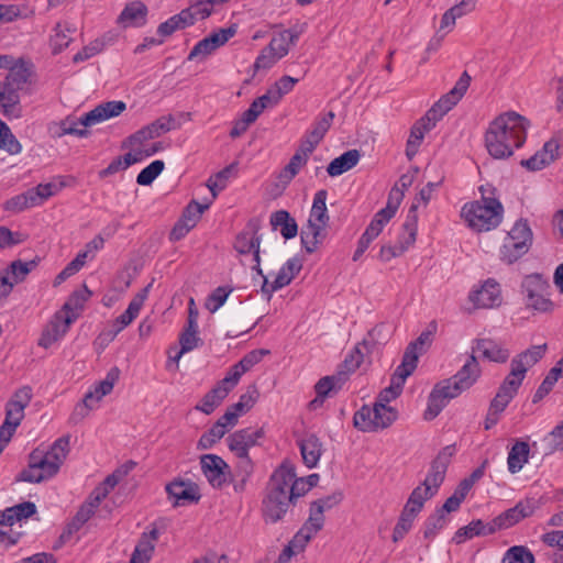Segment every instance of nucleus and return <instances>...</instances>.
<instances>
[{
	"label": "nucleus",
	"mask_w": 563,
	"mask_h": 563,
	"mask_svg": "<svg viewBox=\"0 0 563 563\" xmlns=\"http://www.w3.org/2000/svg\"><path fill=\"white\" fill-rule=\"evenodd\" d=\"M528 126V120L516 112L497 117L485 133V146L489 155L497 159L510 157L514 150L525 143Z\"/></svg>",
	"instance_id": "obj_1"
},
{
	"label": "nucleus",
	"mask_w": 563,
	"mask_h": 563,
	"mask_svg": "<svg viewBox=\"0 0 563 563\" xmlns=\"http://www.w3.org/2000/svg\"><path fill=\"white\" fill-rule=\"evenodd\" d=\"M288 474L276 468L269 476L263 492L261 514L265 523L274 525L284 521L288 512L295 507L288 492Z\"/></svg>",
	"instance_id": "obj_2"
},
{
	"label": "nucleus",
	"mask_w": 563,
	"mask_h": 563,
	"mask_svg": "<svg viewBox=\"0 0 563 563\" xmlns=\"http://www.w3.org/2000/svg\"><path fill=\"white\" fill-rule=\"evenodd\" d=\"M504 207L496 198L485 197L482 200L465 203L461 216L468 227L477 232L497 228L503 220Z\"/></svg>",
	"instance_id": "obj_3"
},
{
	"label": "nucleus",
	"mask_w": 563,
	"mask_h": 563,
	"mask_svg": "<svg viewBox=\"0 0 563 563\" xmlns=\"http://www.w3.org/2000/svg\"><path fill=\"white\" fill-rule=\"evenodd\" d=\"M327 197L328 192L324 189L316 192L308 223L301 229V243L308 253H313L325 238V228L329 223Z\"/></svg>",
	"instance_id": "obj_4"
},
{
	"label": "nucleus",
	"mask_w": 563,
	"mask_h": 563,
	"mask_svg": "<svg viewBox=\"0 0 563 563\" xmlns=\"http://www.w3.org/2000/svg\"><path fill=\"white\" fill-rule=\"evenodd\" d=\"M261 224L257 219H251L245 229L241 231L234 241L233 247L240 255V261L244 266H250L257 276H263L261 267Z\"/></svg>",
	"instance_id": "obj_5"
},
{
	"label": "nucleus",
	"mask_w": 563,
	"mask_h": 563,
	"mask_svg": "<svg viewBox=\"0 0 563 563\" xmlns=\"http://www.w3.org/2000/svg\"><path fill=\"white\" fill-rule=\"evenodd\" d=\"M521 291L528 309L540 313H550L555 305L550 299V284L540 274H531L523 278Z\"/></svg>",
	"instance_id": "obj_6"
},
{
	"label": "nucleus",
	"mask_w": 563,
	"mask_h": 563,
	"mask_svg": "<svg viewBox=\"0 0 563 563\" xmlns=\"http://www.w3.org/2000/svg\"><path fill=\"white\" fill-rule=\"evenodd\" d=\"M540 503L533 497L525 498L518 501L512 508H509L490 520L494 532L509 529L526 518L531 517Z\"/></svg>",
	"instance_id": "obj_7"
},
{
	"label": "nucleus",
	"mask_w": 563,
	"mask_h": 563,
	"mask_svg": "<svg viewBox=\"0 0 563 563\" xmlns=\"http://www.w3.org/2000/svg\"><path fill=\"white\" fill-rule=\"evenodd\" d=\"M464 391L453 377L438 383L428 398V407L424 411V419H434L448 405V402Z\"/></svg>",
	"instance_id": "obj_8"
},
{
	"label": "nucleus",
	"mask_w": 563,
	"mask_h": 563,
	"mask_svg": "<svg viewBox=\"0 0 563 563\" xmlns=\"http://www.w3.org/2000/svg\"><path fill=\"white\" fill-rule=\"evenodd\" d=\"M471 84V76L464 71L454 87L439 99L424 114L434 124L443 118L465 95Z\"/></svg>",
	"instance_id": "obj_9"
},
{
	"label": "nucleus",
	"mask_w": 563,
	"mask_h": 563,
	"mask_svg": "<svg viewBox=\"0 0 563 563\" xmlns=\"http://www.w3.org/2000/svg\"><path fill=\"white\" fill-rule=\"evenodd\" d=\"M471 84V76L464 71L454 87L439 99L424 114L434 124L443 118L465 95Z\"/></svg>",
	"instance_id": "obj_10"
},
{
	"label": "nucleus",
	"mask_w": 563,
	"mask_h": 563,
	"mask_svg": "<svg viewBox=\"0 0 563 563\" xmlns=\"http://www.w3.org/2000/svg\"><path fill=\"white\" fill-rule=\"evenodd\" d=\"M471 84V76L464 71L454 87L439 99L424 114L434 124L443 118L465 95Z\"/></svg>",
	"instance_id": "obj_11"
},
{
	"label": "nucleus",
	"mask_w": 563,
	"mask_h": 563,
	"mask_svg": "<svg viewBox=\"0 0 563 563\" xmlns=\"http://www.w3.org/2000/svg\"><path fill=\"white\" fill-rule=\"evenodd\" d=\"M151 284H148L145 288L139 291L130 301L126 310L121 313L112 324V329L102 333L100 335L101 339L107 341H112L114 338L128 325H130L133 320L139 316L151 288Z\"/></svg>",
	"instance_id": "obj_12"
},
{
	"label": "nucleus",
	"mask_w": 563,
	"mask_h": 563,
	"mask_svg": "<svg viewBox=\"0 0 563 563\" xmlns=\"http://www.w3.org/2000/svg\"><path fill=\"white\" fill-rule=\"evenodd\" d=\"M302 268L301 261L298 257L289 258L278 271L275 279L271 283L268 282L267 276L263 274L260 276L262 278L261 291L266 298L269 300L273 292L284 288L289 285L291 280L296 277L297 274Z\"/></svg>",
	"instance_id": "obj_13"
},
{
	"label": "nucleus",
	"mask_w": 563,
	"mask_h": 563,
	"mask_svg": "<svg viewBox=\"0 0 563 563\" xmlns=\"http://www.w3.org/2000/svg\"><path fill=\"white\" fill-rule=\"evenodd\" d=\"M402 197L404 191L397 187H394L389 192L387 206L380 209L374 216L373 220L366 228L364 234H366L372 240L376 239L384 229V227L396 214V211Z\"/></svg>",
	"instance_id": "obj_14"
},
{
	"label": "nucleus",
	"mask_w": 563,
	"mask_h": 563,
	"mask_svg": "<svg viewBox=\"0 0 563 563\" xmlns=\"http://www.w3.org/2000/svg\"><path fill=\"white\" fill-rule=\"evenodd\" d=\"M547 350L548 345L547 343H543L540 345H532L526 351L519 353L511 360L510 373L508 375L522 384L528 369L543 358Z\"/></svg>",
	"instance_id": "obj_15"
},
{
	"label": "nucleus",
	"mask_w": 563,
	"mask_h": 563,
	"mask_svg": "<svg viewBox=\"0 0 563 563\" xmlns=\"http://www.w3.org/2000/svg\"><path fill=\"white\" fill-rule=\"evenodd\" d=\"M208 203L201 205L195 200L188 203L169 233L170 241H179L185 238L188 232L196 227L202 213L208 210Z\"/></svg>",
	"instance_id": "obj_16"
},
{
	"label": "nucleus",
	"mask_w": 563,
	"mask_h": 563,
	"mask_svg": "<svg viewBox=\"0 0 563 563\" xmlns=\"http://www.w3.org/2000/svg\"><path fill=\"white\" fill-rule=\"evenodd\" d=\"M455 453L454 445H448L443 448L435 459L431 462L430 470L422 482L423 486L430 487V489L437 494L439 487L445 478L448 466L451 462V457Z\"/></svg>",
	"instance_id": "obj_17"
},
{
	"label": "nucleus",
	"mask_w": 563,
	"mask_h": 563,
	"mask_svg": "<svg viewBox=\"0 0 563 563\" xmlns=\"http://www.w3.org/2000/svg\"><path fill=\"white\" fill-rule=\"evenodd\" d=\"M411 360L413 358L407 356L401 361L391 376L390 385L378 394L375 402L388 406L391 400L396 399L400 395L406 379L413 373Z\"/></svg>",
	"instance_id": "obj_18"
},
{
	"label": "nucleus",
	"mask_w": 563,
	"mask_h": 563,
	"mask_svg": "<svg viewBox=\"0 0 563 563\" xmlns=\"http://www.w3.org/2000/svg\"><path fill=\"white\" fill-rule=\"evenodd\" d=\"M75 320V314H64L63 312L55 313L51 321L45 325L38 340V345L44 349L51 347L66 334L69 325Z\"/></svg>",
	"instance_id": "obj_19"
},
{
	"label": "nucleus",
	"mask_w": 563,
	"mask_h": 563,
	"mask_svg": "<svg viewBox=\"0 0 563 563\" xmlns=\"http://www.w3.org/2000/svg\"><path fill=\"white\" fill-rule=\"evenodd\" d=\"M262 435V429H241L228 437V446L238 457L246 459L249 456L250 448L255 445Z\"/></svg>",
	"instance_id": "obj_20"
},
{
	"label": "nucleus",
	"mask_w": 563,
	"mask_h": 563,
	"mask_svg": "<svg viewBox=\"0 0 563 563\" xmlns=\"http://www.w3.org/2000/svg\"><path fill=\"white\" fill-rule=\"evenodd\" d=\"M468 299L476 308H494L501 303V291L495 279H487L479 289L473 290Z\"/></svg>",
	"instance_id": "obj_21"
},
{
	"label": "nucleus",
	"mask_w": 563,
	"mask_h": 563,
	"mask_svg": "<svg viewBox=\"0 0 563 563\" xmlns=\"http://www.w3.org/2000/svg\"><path fill=\"white\" fill-rule=\"evenodd\" d=\"M32 399V388L23 386L19 388L5 406L7 424L12 422L13 427H19L24 417V409L29 406Z\"/></svg>",
	"instance_id": "obj_22"
},
{
	"label": "nucleus",
	"mask_w": 563,
	"mask_h": 563,
	"mask_svg": "<svg viewBox=\"0 0 563 563\" xmlns=\"http://www.w3.org/2000/svg\"><path fill=\"white\" fill-rule=\"evenodd\" d=\"M202 343L200 336L198 335V327H189L187 325L184 331L179 335V344L180 349L176 347L169 350V360L167 363V369L176 371L178 369V362L180 357L187 353L198 347Z\"/></svg>",
	"instance_id": "obj_23"
},
{
	"label": "nucleus",
	"mask_w": 563,
	"mask_h": 563,
	"mask_svg": "<svg viewBox=\"0 0 563 563\" xmlns=\"http://www.w3.org/2000/svg\"><path fill=\"white\" fill-rule=\"evenodd\" d=\"M168 498L174 506H184L199 500V489L190 481L175 479L166 486Z\"/></svg>",
	"instance_id": "obj_24"
},
{
	"label": "nucleus",
	"mask_w": 563,
	"mask_h": 563,
	"mask_svg": "<svg viewBox=\"0 0 563 563\" xmlns=\"http://www.w3.org/2000/svg\"><path fill=\"white\" fill-rule=\"evenodd\" d=\"M125 109L126 104L121 100L103 102L81 115V123L84 126H91L120 115Z\"/></svg>",
	"instance_id": "obj_25"
},
{
	"label": "nucleus",
	"mask_w": 563,
	"mask_h": 563,
	"mask_svg": "<svg viewBox=\"0 0 563 563\" xmlns=\"http://www.w3.org/2000/svg\"><path fill=\"white\" fill-rule=\"evenodd\" d=\"M559 141L551 139L533 156L522 159L521 165L532 172L540 170L559 157Z\"/></svg>",
	"instance_id": "obj_26"
},
{
	"label": "nucleus",
	"mask_w": 563,
	"mask_h": 563,
	"mask_svg": "<svg viewBox=\"0 0 563 563\" xmlns=\"http://www.w3.org/2000/svg\"><path fill=\"white\" fill-rule=\"evenodd\" d=\"M20 91L0 80V113L9 119L22 115Z\"/></svg>",
	"instance_id": "obj_27"
},
{
	"label": "nucleus",
	"mask_w": 563,
	"mask_h": 563,
	"mask_svg": "<svg viewBox=\"0 0 563 563\" xmlns=\"http://www.w3.org/2000/svg\"><path fill=\"white\" fill-rule=\"evenodd\" d=\"M472 354L478 353L482 357L496 363H505L510 353L500 343L492 339H478L472 346Z\"/></svg>",
	"instance_id": "obj_28"
},
{
	"label": "nucleus",
	"mask_w": 563,
	"mask_h": 563,
	"mask_svg": "<svg viewBox=\"0 0 563 563\" xmlns=\"http://www.w3.org/2000/svg\"><path fill=\"white\" fill-rule=\"evenodd\" d=\"M147 7L141 0H134L125 4L118 18V23L124 27L142 26L146 23Z\"/></svg>",
	"instance_id": "obj_29"
},
{
	"label": "nucleus",
	"mask_w": 563,
	"mask_h": 563,
	"mask_svg": "<svg viewBox=\"0 0 563 563\" xmlns=\"http://www.w3.org/2000/svg\"><path fill=\"white\" fill-rule=\"evenodd\" d=\"M520 386V382L507 375L503 384L499 386L496 396L490 401L489 408L495 412L501 413L517 395Z\"/></svg>",
	"instance_id": "obj_30"
},
{
	"label": "nucleus",
	"mask_w": 563,
	"mask_h": 563,
	"mask_svg": "<svg viewBox=\"0 0 563 563\" xmlns=\"http://www.w3.org/2000/svg\"><path fill=\"white\" fill-rule=\"evenodd\" d=\"M32 67L33 66L30 62H26L23 58H18L2 81L21 91L30 82Z\"/></svg>",
	"instance_id": "obj_31"
},
{
	"label": "nucleus",
	"mask_w": 563,
	"mask_h": 563,
	"mask_svg": "<svg viewBox=\"0 0 563 563\" xmlns=\"http://www.w3.org/2000/svg\"><path fill=\"white\" fill-rule=\"evenodd\" d=\"M417 208L418 203L413 202L408 210L406 220L401 227L402 232L400 233L397 242V244L400 246V251L406 252L416 242L418 231Z\"/></svg>",
	"instance_id": "obj_32"
},
{
	"label": "nucleus",
	"mask_w": 563,
	"mask_h": 563,
	"mask_svg": "<svg viewBox=\"0 0 563 563\" xmlns=\"http://www.w3.org/2000/svg\"><path fill=\"white\" fill-rule=\"evenodd\" d=\"M494 533L495 532L490 521L484 522L481 519H476L460 528L452 538V542L461 544L467 539H472L474 537H486Z\"/></svg>",
	"instance_id": "obj_33"
},
{
	"label": "nucleus",
	"mask_w": 563,
	"mask_h": 563,
	"mask_svg": "<svg viewBox=\"0 0 563 563\" xmlns=\"http://www.w3.org/2000/svg\"><path fill=\"white\" fill-rule=\"evenodd\" d=\"M277 470L278 472L284 471V473L288 474L287 477H290V479H287L288 492L295 504L300 497L305 496L310 490L309 485L306 484L303 478L297 477L296 468L289 461H284Z\"/></svg>",
	"instance_id": "obj_34"
},
{
	"label": "nucleus",
	"mask_w": 563,
	"mask_h": 563,
	"mask_svg": "<svg viewBox=\"0 0 563 563\" xmlns=\"http://www.w3.org/2000/svg\"><path fill=\"white\" fill-rule=\"evenodd\" d=\"M305 465L309 468L317 466L322 454V443L314 434H308L299 442Z\"/></svg>",
	"instance_id": "obj_35"
},
{
	"label": "nucleus",
	"mask_w": 563,
	"mask_h": 563,
	"mask_svg": "<svg viewBox=\"0 0 563 563\" xmlns=\"http://www.w3.org/2000/svg\"><path fill=\"white\" fill-rule=\"evenodd\" d=\"M481 375V367L477 357L472 354L466 360L462 368L453 376L459 386L466 390L475 384Z\"/></svg>",
	"instance_id": "obj_36"
},
{
	"label": "nucleus",
	"mask_w": 563,
	"mask_h": 563,
	"mask_svg": "<svg viewBox=\"0 0 563 563\" xmlns=\"http://www.w3.org/2000/svg\"><path fill=\"white\" fill-rule=\"evenodd\" d=\"M435 124L432 121L427 120L423 115L420 118L411 128L410 135L407 141L406 154L409 158L417 153L418 146L421 144L424 134L433 129Z\"/></svg>",
	"instance_id": "obj_37"
},
{
	"label": "nucleus",
	"mask_w": 563,
	"mask_h": 563,
	"mask_svg": "<svg viewBox=\"0 0 563 563\" xmlns=\"http://www.w3.org/2000/svg\"><path fill=\"white\" fill-rule=\"evenodd\" d=\"M269 223L274 230L280 228V234L284 239L290 240L298 233L296 220L286 210H277L271 214Z\"/></svg>",
	"instance_id": "obj_38"
},
{
	"label": "nucleus",
	"mask_w": 563,
	"mask_h": 563,
	"mask_svg": "<svg viewBox=\"0 0 563 563\" xmlns=\"http://www.w3.org/2000/svg\"><path fill=\"white\" fill-rule=\"evenodd\" d=\"M530 445L526 441H516L511 446L508 457L507 466L511 474H516L522 470L526 463L529 461Z\"/></svg>",
	"instance_id": "obj_39"
},
{
	"label": "nucleus",
	"mask_w": 563,
	"mask_h": 563,
	"mask_svg": "<svg viewBox=\"0 0 563 563\" xmlns=\"http://www.w3.org/2000/svg\"><path fill=\"white\" fill-rule=\"evenodd\" d=\"M361 154L357 150H350L344 152L339 157L334 158L327 167V172L331 177L340 176L343 173L352 169L360 162Z\"/></svg>",
	"instance_id": "obj_40"
},
{
	"label": "nucleus",
	"mask_w": 563,
	"mask_h": 563,
	"mask_svg": "<svg viewBox=\"0 0 563 563\" xmlns=\"http://www.w3.org/2000/svg\"><path fill=\"white\" fill-rule=\"evenodd\" d=\"M86 128L87 126H84L81 123V117L79 119L67 117L59 123H55L49 131L54 137H63L67 134L85 137L89 133Z\"/></svg>",
	"instance_id": "obj_41"
},
{
	"label": "nucleus",
	"mask_w": 563,
	"mask_h": 563,
	"mask_svg": "<svg viewBox=\"0 0 563 563\" xmlns=\"http://www.w3.org/2000/svg\"><path fill=\"white\" fill-rule=\"evenodd\" d=\"M190 25H192L190 13L181 10L179 13L161 23L157 27V34L163 37H167L176 31L184 30Z\"/></svg>",
	"instance_id": "obj_42"
},
{
	"label": "nucleus",
	"mask_w": 563,
	"mask_h": 563,
	"mask_svg": "<svg viewBox=\"0 0 563 563\" xmlns=\"http://www.w3.org/2000/svg\"><path fill=\"white\" fill-rule=\"evenodd\" d=\"M372 418L377 432L390 427L397 420L398 411L390 406H384L380 402H374L372 407Z\"/></svg>",
	"instance_id": "obj_43"
},
{
	"label": "nucleus",
	"mask_w": 563,
	"mask_h": 563,
	"mask_svg": "<svg viewBox=\"0 0 563 563\" xmlns=\"http://www.w3.org/2000/svg\"><path fill=\"white\" fill-rule=\"evenodd\" d=\"M434 495L435 494L430 489L429 486L426 487L423 484H420L411 492L402 509L418 516L422 510L424 503L431 499Z\"/></svg>",
	"instance_id": "obj_44"
},
{
	"label": "nucleus",
	"mask_w": 563,
	"mask_h": 563,
	"mask_svg": "<svg viewBox=\"0 0 563 563\" xmlns=\"http://www.w3.org/2000/svg\"><path fill=\"white\" fill-rule=\"evenodd\" d=\"M31 460L36 464L41 475L45 476V481L55 476L60 466L51 460V457L42 449H35L30 453Z\"/></svg>",
	"instance_id": "obj_45"
},
{
	"label": "nucleus",
	"mask_w": 563,
	"mask_h": 563,
	"mask_svg": "<svg viewBox=\"0 0 563 563\" xmlns=\"http://www.w3.org/2000/svg\"><path fill=\"white\" fill-rule=\"evenodd\" d=\"M114 41V36L107 34L100 38H96L90 42L88 45L81 48L78 53H76L73 57V62L78 64L85 62L95 55L99 54L104 49L106 46L110 45Z\"/></svg>",
	"instance_id": "obj_46"
},
{
	"label": "nucleus",
	"mask_w": 563,
	"mask_h": 563,
	"mask_svg": "<svg viewBox=\"0 0 563 563\" xmlns=\"http://www.w3.org/2000/svg\"><path fill=\"white\" fill-rule=\"evenodd\" d=\"M365 353L367 352L364 350L362 342H358L345 356L344 361L339 367L338 373L343 374L346 380L349 375L354 373L361 366Z\"/></svg>",
	"instance_id": "obj_47"
},
{
	"label": "nucleus",
	"mask_w": 563,
	"mask_h": 563,
	"mask_svg": "<svg viewBox=\"0 0 563 563\" xmlns=\"http://www.w3.org/2000/svg\"><path fill=\"white\" fill-rule=\"evenodd\" d=\"M241 416L243 415L234 409V405L229 406L224 415L213 424V437L222 438L229 430L236 426Z\"/></svg>",
	"instance_id": "obj_48"
},
{
	"label": "nucleus",
	"mask_w": 563,
	"mask_h": 563,
	"mask_svg": "<svg viewBox=\"0 0 563 563\" xmlns=\"http://www.w3.org/2000/svg\"><path fill=\"white\" fill-rule=\"evenodd\" d=\"M233 482L229 464L220 456L213 454V488H222Z\"/></svg>",
	"instance_id": "obj_49"
},
{
	"label": "nucleus",
	"mask_w": 563,
	"mask_h": 563,
	"mask_svg": "<svg viewBox=\"0 0 563 563\" xmlns=\"http://www.w3.org/2000/svg\"><path fill=\"white\" fill-rule=\"evenodd\" d=\"M530 246H527L525 242H517L506 236L504 244L500 249L501 260L508 264H512L522 255H525Z\"/></svg>",
	"instance_id": "obj_50"
},
{
	"label": "nucleus",
	"mask_w": 563,
	"mask_h": 563,
	"mask_svg": "<svg viewBox=\"0 0 563 563\" xmlns=\"http://www.w3.org/2000/svg\"><path fill=\"white\" fill-rule=\"evenodd\" d=\"M306 154L296 152L289 163L278 174V180L283 185H288L307 163Z\"/></svg>",
	"instance_id": "obj_51"
},
{
	"label": "nucleus",
	"mask_w": 563,
	"mask_h": 563,
	"mask_svg": "<svg viewBox=\"0 0 563 563\" xmlns=\"http://www.w3.org/2000/svg\"><path fill=\"white\" fill-rule=\"evenodd\" d=\"M263 104L258 100H254L250 108L243 112L242 119L236 122L235 126L231 131L232 136L239 135L241 132H244L247 126L255 122L260 114L264 111Z\"/></svg>",
	"instance_id": "obj_52"
},
{
	"label": "nucleus",
	"mask_w": 563,
	"mask_h": 563,
	"mask_svg": "<svg viewBox=\"0 0 563 563\" xmlns=\"http://www.w3.org/2000/svg\"><path fill=\"white\" fill-rule=\"evenodd\" d=\"M64 186V181L59 180L58 183L38 184L36 187L31 188L30 191L34 198L35 206H40L48 198L55 196Z\"/></svg>",
	"instance_id": "obj_53"
},
{
	"label": "nucleus",
	"mask_w": 563,
	"mask_h": 563,
	"mask_svg": "<svg viewBox=\"0 0 563 563\" xmlns=\"http://www.w3.org/2000/svg\"><path fill=\"white\" fill-rule=\"evenodd\" d=\"M141 161L140 156H136L132 153H128L124 156H119L114 158L106 168L99 172L100 178H106L111 176L120 170L128 169L131 165Z\"/></svg>",
	"instance_id": "obj_54"
},
{
	"label": "nucleus",
	"mask_w": 563,
	"mask_h": 563,
	"mask_svg": "<svg viewBox=\"0 0 563 563\" xmlns=\"http://www.w3.org/2000/svg\"><path fill=\"white\" fill-rule=\"evenodd\" d=\"M54 31L55 33L51 37V45L53 53L57 54L69 46L71 42L70 33H74L76 30L71 29L68 24L58 23Z\"/></svg>",
	"instance_id": "obj_55"
},
{
	"label": "nucleus",
	"mask_w": 563,
	"mask_h": 563,
	"mask_svg": "<svg viewBox=\"0 0 563 563\" xmlns=\"http://www.w3.org/2000/svg\"><path fill=\"white\" fill-rule=\"evenodd\" d=\"M32 207H35V202L30 189L8 199L3 203V209L12 213H20Z\"/></svg>",
	"instance_id": "obj_56"
},
{
	"label": "nucleus",
	"mask_w": 563,
	"mask_h": 563,
	"mask_svg": "<svg viewBox=\"0 0 563 563\" xmlns=\"http://www.w3.org/2000/svg\"><path fill=\"white\" fill-rule=\"evenodd\" d=\"M91 292L89 289L84 286L82 289L74 291L68 300L64 303L63 310L64 314H75L78 316V311L84 308L85 302L89 299Z\"/></svg>",
	"instance_id": "obj_57"
},
{
	"label": "nucleus",
	"mask_w": 563,
	"mask_h": 563,
	"mask_svg": "<svg viewBox=\"0 0 563 563\" xmlns=\"http://www.w3.org/2000/svg\"><path fill=\"white\" fill-rule=\"evenodd\" d=\"M70 450V435L66 434L58 438L45 453L52 461L56 462L59 466L66 460Z\"/></svg>",
	"instance_id": "obj_58"
},
{
	"label": "nucleus",
	"mask_w": 563,
	"mask_h": 563,
	"mask_svg": "<svg viewBox=\"0 0 563 563\" xmlns=\"http://www.w3.org/2000/svg\"><path fill=\"white\" fill-rule=\"evenodd\" d=\"M241 376L232 367L227 375L213 387V400L221 401L238 385Z\"/></svg>",
	"instance_id": "obj_59"
},
{
	"label": "nucleus",
	"mask_w": 563,
	"mask_h": 563,
	"mask_svg": "<svg viewBox=\"0 0 563 563\" xmlns=\"http://www.w3.org/2000/svg\"><path fill=\"white\" fill-rule=\"evenodd\" d=\"M449 521L446 515H443V510H437L434 514L429 516L424 522L423 537L426 539H433L440 530H442Z\"/></svg>",
	"instance_id": "obj_60"
},
{
	"label": "nucleus",
	"mask_w": 563,
	"mask_h": 563,
	"mask_svg": "<svg viewBox=\"0 0 563 563\" xmlns=\"http://www.w3.org/2000/svg\"><path fill=\"white\" fill-rule=\"evenodd\" d=\"M36 265L37 262L35 260L29 262L16 260L9 265L5 275H11L12 283L18 284L23 282L26 276L36 267Z\"/></svg>",
	"instance_id": "obj_61"
},
{
	"label": "nucleus",
	"mask_w": 563,
	"mask_h": 563,
	"mask_svg": "<svg viewBox=\"0 0 563 563\" xmlns=\"http://www.w3.org/2000/svg\"><path fill=\"white\" fill-rule=\"evenodd\" d=\"M388 335L386 325L380 323L371 329L361 342L364 350L371 352L376 345L385 343L388 340Z\"/></svg>",
	"instance_id": "obj_62"
},
{
	"label": "nucleus",
	"mask_w": 563,
	"mask_h": 563,
	"mask_svg": "<svg viewBox=\"0 0 563 563\" xmlns=\"http://www.w3.org/2000/svg\"><path fill=\"white\" fill-rule=\"evenodd\" d=\"M345 382L344 375L336 373L319 379L314 389L318 396L327 397L331 391L339 390Z\"/></svg>",
	"instance_id": "obj_63"
},
{
	"label": "nucleus",
	"mask_w": 563,
	"mask_h": 563,
	"mask_svg": "<svg viewBox=\"0 0 563 563\" xmlns=\"http://www.w3.org/2000/svg\"><path fill=\"white\" fill-rule=\"evenodd\" d=\"M501 563H534V555L523 545H514L506 551Z\"/></svg>",
	"instance_id": "obj_64"
}]
</instances>
